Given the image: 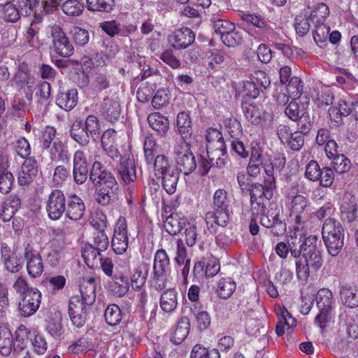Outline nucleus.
Here are the masks:
<instances>
[{"instance_id":"f257e3e1","label":"nucleus","mask_w":358,"mask_h":358,"mask_svg":"<svg viewBox=\"0 0 358 358\" xmlns=\"http://www.w3.org/2000/svg\"><path fill=\"white\" fill-rule=\"evenodd\" d=\"M90 179L96 187H100L96 198L98 203L106 206L115 199L118 184L113 174L103 169L100 162H94Z\"/></svg>"},{"instance_id":"f03ea898","label":"nucleus","mask_w":358,"mask_h":358,"mask_svg":"<svg viewBox=\"0 0 358 358\" xmlns=\"http://www.w3.org/2000/svg\"><path fill=\"white\" fill-rule=\"evenodd\" d=\"M206 152L211 165L223 168L227 163L226 145L220 131L209 128L206 131Z\"/></svg>"},{"instance_id":"7ed1b4c3","label":"nucleus","mask_w":358,"mask_h":358,"mask_svg":"<svg viewBox=\"0 0 358 358\" xmlns=\"http://www.w3.org/2000/svg\"><path fill=\"white\" fill-rule=\"evenodd\" d=\"M322 238L329 254L337 256L344 244V229L341 224L334 219H327L322 227Z\"/></svg>"},{"instance_id":"20e7f679","label":"nucleus","mask_w":358,"mask_h":358,"mask_svg":"<svg viewBox=\"0 0 358 358\" xmlns=\"http://www.w3.org/2000/svg\"><path fill=\"white\" fill-rule=\"evenodd\" d=\"M49 38H51V48L60 57H68L73 55L74 49L66 34L58 24L49 27Z\"/></svg>"},{"instance_id":"39448f33","label":"nucleus","mask_w":358,"mask_h":358,"mask_svg":"<svg viewBox=\"0 0 358 358\" xmlns=\"http://www.w3.org/2000/svg\"><path fill=\"white\" fill-rule=\"evenodd\" d=\"M173 153L179 170L185 175H188L195 170V157L191 152L189 143L185 141L178 142L174 146Z\"/></svg>"},{"instance_id":"423d86ee","label":"nucleus","mask_w":358,"mask_h":358,"mask_svg":"<svg viewBox=\"0 0 358 358\" xmlns=\"http://www.w3.org/2000/svg\"><path fill=\"white\" fill-rule=\"evenodd\" d=\"M275 187V184H269L266 179H264V185L255 183L252 186L250 201L252 207L257 208L258 213H265L266 204L273 197V190Z\"/></svg>"},{"instance_id":"0eeeda50","label":"nucleus","mask_w":358,"mask_h":358,"mask_svg":"<svg viewBox=\"0 0 358 358\" xmlns=\"http://www.w3.org/2000/svg\"><path fill=\"white\" fill-rule=\"evenodd\" d=\"M128 230L126 219L120 217L115 225L113 237L112 239V248L117 255H122L126 252L129 243Z\"/></svg>"},{"instance_id":"6e6552de","label":"nucleus","mask_w":358,"mask_h":358,"mask_svg":"<svg viewBox=\"0 0 358 358\" xmlns=\"http://www.w3.org/2000/svg\"><path fill=\"white\" fill-rule=\"evenodd\" d=\"M256 80L261 85L266 87L269 84L268 78L264 71H256L252 76V80L243 81L238 87V92L245 99H255L259 95V90L254 82Z\"/></svg>"},{"instance_id":"1a4fd4ad","label":"nucleus","mask_w":358,"mask_h":358,"mask_svg":"<svg viewBox=\"0 0 358 358\" xmlns=\"http://www.w3.org/2000/svg\"><path fill=\"white\" fill-rule=\"evenodd\" d=\"M41 293L38 289L30 290L27 294L20 298L18 311L21 316L28 317L36 313L41 303Z\"/></svg>"},{"instance_id":"9d476101","label":"nucleus","mask_w":358,"mask_h":358,"mask_svg":"<svg viewBox=\"0 0 358 358\" xmlns=\"http://www.w3.org/2000/svg\"><path fill=\"white\" fill-rule=\"evenodd\" d=\"M286 159L283 155H278L273 157L262 155V167L264 169L269 184H275V174L280 173L285 167Z\"/></svg>"},{"instance_id":"9b49d317","label":"nucleus","mask_w":358,"mask_h":358,"mask_svg":"<svg viewBox=\"0 0 358 358\" xmlns=\"http://www.w3.org/2000/svg\"><path fill=\"white\" fill-rule=\"evenodd\" d=\"M46 210L50 219L57 220L59 219L66 210L65 197L61 190H53L49 195Z\"/></svg>"},{"instance_id":"f8f14e48","label":"nucleus","mask_w":358,"mask_h":358,"mask_svg":"<svg viewBox=\"0 0 358 358\" xmlns=\"http://www.w3.org/2000/svg\"><path fill=\"white\" fill-rule=\"evenodd\" d=\"M86 304L78 295L72 296L69 301V312L73 324L77 327L84 325L86 320Z\"/></svg>"},{"instance_id":"ddd939ff","label":"nucleus","mask_w":358,"mask_h":358,"mask_svg":"<svg viewBox=\"0 0 358 358\" xmlns=\"http://www.w3.org/2000/svg\"><path fill=\"white\" fill-rule=\"evenodd\" d=\"M195 40L194 33L187 27L176 30L169 36L168 41L175 49H185L193 43Z\"/></svg>"},{"instance_id":"4468645a","label":"nucleus","mask_w":358,"mask_h":358,"mask_svg":"<svg viewBox=\"0 0 358 358\" xmlns=\"http://www.w3.org/2000/svg\"><path fill=\"white\" fill-rule=\"evenodd\" d=\"M24 257L27 260V269L30 276L36 278L40 276L43 271V264L39 252L31 245L25 248Z\"/></svg>"},{"instance_id":"2eb2a0df","label":"nucleus","mask_w":358,"mask_h":358,"mask_svg":"<svg viewBox=\"0 0 358 358\" xmlns=\"http://www.w3.org/2000/svg\"><path fill=\"white\" fill-rule=\"evenodd\" d=\"M230 208H213V211L208 212L205 220L210 232H215L217 226L224 227L231 217Z\"/></svg>"},{"instance_id":"dca6fc26","label":"nucleus","mask_w":358,"mask_h":358,"mask_svg":"<svg viewBox=\"0 0 358 358\" xmlns=\"http://www.w3.org/2000/svg\"><path fill=\"white\" fill-rule=\"evenodd\" d=\"M38 173L37 162L34 158L29 157L24 160L18 173V183L21 186L30 184Z\"/></svg>"},{"instance_id":"f3484780","label":"nucleus","mask_w":358,"mask_h":358,"mask_svg":"<svg viewBox=\"0 0 358 358\" xmlns=\"http://www.w3.org/2000/svg\"><path fill=\"white\" fill-rule=\"evenodd\" d=\"M118 170L125 184H130L136 180V165L134 159L130 154L125 155L121 158Z\"/></svg>"},{"instance_id":"a211bd4d","label":"nucleus","mask_w":358,"mask_h":358,"mask_svg":"<svg viewBox=\"0 0 358 358\" xmlns=\"http://www.w3.org/2000/svg\"><path fill=\"white\" fill-rule=\"evenodd\" d=\"M317 306L322 312L321 316L328 315L331 311H334L335 301L331 291L327 288L320 289L316 295Z\"/></svg>"},{"instance_id":"6ab92c4d","label":"nucleus","mask_w":358,"mask_h":358,"mask_svg":"<svg viewBox=\"0 0 358 358\" xmlns=\"http://www.w3.org/2000/svg\"><path fill=\"white\" fill-rule=\"evenodd\" d=\"M117 133L113 129L106 130L101 136V145L106 155L112 159H116L120 156L117 148Z\"/></svg>"},{"instance_id":"aec40b11","label":"nucleus","mask_w":358,"mask_h":358,"mask_svg":"<svg viewBox=\"0 0 358 358\" xmlns=\"http://www.w3.org/2000/svg\"><path fill=\"white\" fill-rule=\"evenodd\" d=\"M13 85L22 88L25 86L31 87L34 84V78L31 75L27 64L22 62L19 64L17 70L12 79Z\"/></svg>"},{"instance_id":"412c9836","label":"nucleus","mask_w":358,"mask_h":358,"mask_svg":"<svg viewBox=\"0 0 358 358\" xmlns=\"http://www.w3.org/2000/svg\"><path fill=\"white\" fill-rule=\"evenodd\" d=\"M340 209L343 220L349 222L354 221L357 217V204L355 197L350 194L344 196Z\"/></svg>"},{"instance_id":"4be33fe9","label":"nucleus","mask_w":358,"mask_h":358,"mask_svg":"<svg viewBox=\"0 0 358 358\" xmlns=\"http://www.w3.org/2000/svg\"><path fill=\"white\" fill-rule=\"evenodd\" d=\"M275 312L278 315V322L276 324L275 331L278 336H282L285 329L295 326L296 320L283 307L275 306Z\"/></svg>"},{"instance_id":"5701e85b","label":"nucleus","mask_w":358,"mask_h":358,"mask_svg":"<svg viewBox=\"0 0 358 358\" xmlns=\"http://www.w3.org/2000/svg\"><path fill=\"white\" fill-rule=\"evenodd\" d=\"M187 220L186 217L178 213H171L164 221V227L171 235H176L181 231Z\"/></svg>"},{"instance_id":"b1692460","label":"nucleus","mask_w":358,"mask_h":358,"mask_svg":"<svg viewBox=\"0 0 358 358\" xmlns=\"http://www.w3.org/2000/svg\"><path fill=\"white\" fill-rule=\"evenodd\" d=\"M20 203V199L17 196H10L1 205L0 219L5 222L10 221L19 209Z\"/></svg>"},{"instance_id":"393cba45","label":"nucleus","mask_w":358,"mask_h":358,"mask_svg":"<svg viewBox=\"0 0 358 358\" xmlns=\"http://www.w3.org/2000/svg\"><path fill=\"white\" fill-rule=\"evenodd\" d=\"M85 210V206L82 199L77 196H73L70 198L65 210L69 219L77 221L82 218Z\"/></svg>"},{"instance_id":"a878e982","label":"nucleus","mask_w":358,"mask_h":358,"mask_svg":"<svg viewBox=\"0 0 358 358\" xmlns=\"http://www.w3.org/2000/svg\"><path fill=\"white\" fill-rule=\"evenodd\" d=\"M178 303V294L175 289H167L162 293L159 305L163 311L168 313L173 312Z\"/></svg>"},{"instance_id":"bb28decb","label":"nucleus","mask_w":358,"mask_h":358,"mask_svg":"<svg viewBox=\"0 0 358 358\" xmlns=\"http://www.w3.org/2000/svg\"><path fill=\"white\" fill-rule=\"evenodd\" d=\"M148 122L152 129L162 136L166 135L169 129V119L158 112L150 114Z\"/></svg>"},{"instance_id":"cd10ccee","label":"nucleus","mask_w":358,"mask_h":358,"mask_svg":"<svg viewBox=\"0 0 358 358\" xmlns=\"http://www.w3.org/2000/svg\"><path fill=\"white\" fill-rule=\"evenodd\" d=\"M56 102L59 107L66 111L72 110L78 103L77 90L71 89L59 93Z\"/></svg>"},{"instance_id":"c85d7f7f","label":"nucleus","mask_w":358,"mask_h":358,"mask_svg":"<svg viewBox=\"0 0 358 358\" xmlns=\"http://www.w3.org/2000/svg\"><path fill=\"white\" fill-rule=\"evenodd\" d=\"M236 288L235 281L229 277L221 278L217 282L215 292L220 298L226 299L233 294Z\"/></svg>"},{"instance_id":"c756f323","label":"nucleus","mask_w":358,"mask_h":358,"mask_svg":"<svg viewBox=\"0 0 358 358\" xmlns=\"http://www.w3.org/2000/svg\"><path fill=\"white\" fill-rule=\"evenodd\" d=\"M148 270V265L145 263L137 266L131 278V287L134 289L140 290L145 286Z\"/></svg>"},{"instance_id":"7c9ffc66","label":"nucleus","mask_w":358,"mask_h":358,"mask_svg":"<svg viewBox=\"0 0 358 358\" xmlns=\"http://www.w3.org/2000/svg\"><path fill=\"white\" fill-rule=\"evenodd\" d=\"M169 258L164 250H158L155 255L153 274L161 275L169 269Z\"/></svg>"},{"instance_id":"2f4dec72","label":"nucleus","mask_w":358,"mask_h":358,"mask_svg":"<svg viewBox=\"0 0 358 358\" xmlns=\"http://www.w3.org/2000/svg\"><path fill=\"white\" fill-rule=\"evenodd\" d=\"M308 217L307 213L289 214L291 227L296 236L306 234Z\"/></svg>"},{"instance_id":"473e14b6","label":"nucleus","mask_w":358,"mask_h":358,"mask_svg":"<svg viewBox=\"0 0 358 358\" xmlns=\"http://www.w3.org/2000/svg\"><path fill=\"white\" fill-rule=\"evenodd\" d=\"M129 287L128 278L122 275H115L108 282L109 289L119 296L125 295Z\"/></svg>"},{"instance_id":"72a5a7b5","label":"nucleus","mask_w":358,"mask_h":358,"mask_svg":"<svg viewBox=\"0 0 358 358\" xmlns=\"http://www.w3.org/2000/svg\"><path fill=\"white\" fill-rule=\"evenodd\" d=\"M70 134L73 140L81 146H85L89 143V134L80 121H75L73 123Z\"/></svg>"},{"instance_id":"f704fd0d","label":"nucleus","mask_w":358,"mask_h":358,"mask_svg":"<svg viewBox=\"0 0 358 358\" xmlns=\"http://www.w3.org/2000/svg\"><path fill=\"white\" fill-rule=\"evenodd\" d=\"M262 162V154L261 150L258 148H253L247 167L248 174L252 177H257L260 173Z\"/></svg>"},{"instance_id":"c9c22d12","label":"nucleus","mask_w":358,"mask_h":358,"mask_svg":"<svg viewBox=\"0 0 358 358\" xmlns=\"http://www.w3.org/2000/svg\"><path fill=\"white\" fill-rule=\"evenodd\" d=\"M103 111L106 118L113 122L117 120L120 115L121 108L118 101L106 99L103 105Z\"/></svg>"},{"instance_id":"e433bc0d","label":"nucleus","mask_w":358,"mask_h":358,"mask_svg":"<svg viewBox=\"0 0 358 358\" xmlns=\"http://www.w3.org/2000/svg\"><path fill=\"white\" fill-rule=\"evenodd\" d=\"M63 13L68 17H79L85 9L84 5L78 0H66L62 5Z\"/></svg>"},{"instance_id":"4c0bfd02","label":"nucleus","mask_w":358,"mask_h":358,"mask_svg":"<svg viewBox=\"0 0 358 358\" xmlns=\"http://www.w3.org/2000/svg\"><path fill=\"white\" fill-rule=\"evenodd\" d=\"M176 126L182 138H187L192 131V120L189 114L182 111L178 114Z\"/></svg>"},{"instance_id":"58836bf2","label":"nucleus","mask_w":358,"mask_h":358,"mask_svg":"<svg viewBox=\"0 0 358 358\" xmlns=\"http://www.w3.org/2000/svg\"><path fill=\"white\" fill-rule=\"evenodd\" d=\"M13 346V335L6 327H0V353L3 356L10 355Z\"/></svg>"},{"instance_id":"ea45409f","label":"nucleus","mask_w":358,"mask_h":358,"mask_svg":"<svg viewBox=\"0 0 358 358\" xmlns=\"http://www.w3.org/2000/svg\"><path fill=\"white\" fill-rule=\"evenodd\" d=\"M51 94V87L46 81L41 82L36 88V98L41 109L48 104Z\"/></svg>"},{"instance_id":"a19ab883","label":"nucleus","mask_w":358,"mask_h":358,"mask_svg":"<svg viewBox=\"0 0 358 358\" xmlns=\"http://www.w3.org/2000/svg\"><path fill=\"white\" fill-rule=\"evenodd\" d=\"M190 324L187 319L180 320L173 334L172 341L176 344L181 343L188 336Z\"/></svg>"},{"instance_id":"79ce46f5","label":"nucleus","mask_w":358,"mask_h":358,"mask_svg":"<svg viewBox=\"0 0 358 358\" xmlns=\"http://www.w3.org/2000/svg\"><path fill=\"white\" fill-rule=\"evenodd\" d=\"M52 244L54 245V248L48 255V260L52 265L56 266L64 262L67 251L64 242H62L61 246L55 245V241H53Z\"/></svg>"},{"instance_id":"37998d69","label":"nucleus","mask_w":358,"mask_h":358,"mask_svg":"<svg viewBox=\"0 0 358 358\" xmlns=\"http://www.w3.org/2000/svg\"><path fill=\"white\" fill-rule=\"evenodd\" d=\"M153 168L156 176L161 177L173 171L171 169L168 158L164 155H159L156 157Z\"/></svg>"},{"instance_id":"c03bdc74","label":"nucleus","mask_w":358,"mask_h":358,"mask_svg":"<svg viewBox=\"0 0 358 358\" xmlns=\"http://www.w3.org/2000/svg\"><path fill=\"white\" fill-rule=\"evenodd\" d=\"M303 257L305 262L315 271L319 270L323 264L322 252L320 250L304 252H303Z\"/></svg>"},{"instance_id":"a18cd8bd","label":"nucleus","mask_w":358,"mask_h":358,"mask_svg":"<svg viewBox=\"0 0 358 358\" xmlns=\"http://www.w3.org/2000/svg\"><path fill=\"white\" fill-rule=\"evenodd\" d=\"M87 9L92 11L109 12L115 6L114 0H86Z\"/></svg>"},{"instance_id":"49530a36","label":"nucleus","mask_w":358,"mask_h":358,"mask_svg":"<svg viewBox=\"0 0 358 358\" xmlns=\"http://www.w3.org/2000/svg\"><path fill=\"white\" fill-rule=\"evenodd\" d=\"M308 199L301 194H297L292 197L289 204V214L306 213V208L308 207Z\"/></svg>"},{"instance_id":"de8ad7c7","label":"nucleus","mask_w":358,"mask_h":358,"mask_svg":"<svg viewBox=\"0 0 358 358\" xmlns=\"http://www.w3.org/2000/svg\"><path fill=\"white\" fill-rule=\"evenodd\" d=\"M231 200L224 189H217L213 199V208H229Z\"/></svg>"},{"instance_id":"09e8293b","label":"nucleus","mask_w":358,"mask_h":358,"mask_svg":"<svg viewBox=\"0 0 358 358\" xmlns=\"http://www.w3.org/2000/svg\"><path fill=\"white\" fill-rule=\"evenodd\" d=\"M161 177L162 178V184L166 192L169 194H173L176 190L179 178L178 173L176 171H172Z\"/></svg>"},{"instance_id":"8fccbe9b","label":"nucleus","mask_w":358,"mask_h":358,"mask_svg":"<svg viewBox=\"0 0 358 358\" xmlns=\"http://www.w3.org/2000/svg\"><path fill=\"white\" fill-rule=\"evenodd\" d=\"M105 319L110 326L118 324L122 320V314L120 308L115 304L110 305L105 310Z\"/></svg>"},{"instance_id":"3c124183","label":"nucleus","mask_w":358,"mask_h":358,"mask_svg":"<svg viewBox=\"0 0 358 358\" xmlns=\"http://www.w3.org/2000/svg\"><path fill=\"white\" fill-rule=\"evenodd\" d=\"M224 61V53L217 49L210 50L207 55L208 67L211 70H217Z\"/></svg>"},{"instance_id":"603ef678","label":"nucleus","mask_w":358,"mask_h":358,"mask_svg":"<svg viewBox=\"0 0 358 358\" xmlns=\"http://www.w3.org/2000/svg\"><path fill=\"white\" fill-rule=\"evenodd\" d=\"M143 150L146 162L151 164L158 152V145L152 137L148 136L145 138Z\"/></svg>"},{"instance_id":"864d4df0","label":"nucleus","mask_w":358,"mask_h":358,"mask_svg":"<svg viewBox=\"0 0 358 358\" xmlns=\"http://www.w3.org/2000/svg\"><path fill=\"white\" fill-rule=\"evenodd\" d=\"M329 9L324 3H319L312 11L310 20L314 24L323 23L324 20L329 16Z\"/></svg>"},{"instance_id":"5fc2aeb1","label":"nucleus","mask_w":358,"mask_h":358,"mask_svg":"<svg viewBox=\"0 0 358 358\" xmlns=\"http://www.w3.org/2000/svg\"><path fill=\"white\" fill-rule=\"evenodd\" d=\"M341 299L345 306L350 308L358 306V294L354 292L350 288L343 287L341 289Z\"/></svg>"},{"instance_id":"6e6d98bb","label":"nucleus","mask_w":358,"mask_h":358,"mask_svg":"<svg viewBox=\"0 0 358 358\" xmlns=\"http://www.w3.org/2000/svg\"><path fill=\"white\" fill-rule=\"evenodd\" d=\"M331 159L332 166L336 173H343L350 169L351 162L344 155H338Z\"/></svg>"},{"instance_id":"4d7b16f0","label":"nucleus","mask_w":358,"mask_h":358,"mask_svg":"<svg viewBox=\"0 0 358 358\" xmlns=\"http://www.w3.org/2000/svg\"><path fill=\"white\" fill-rule=\"evenodd\" d=\"M102 251L94 248L92 245L86 247L83 252V257L85 263L90 267H93L98 261L100 260L99 257Z\"/></svg>"},{"instance_id":"13d9d810","label":"nucleus","mask_w":358,"mask_h":358,"mask_svg":"<svg viewBox=\"0 0 358 358\" xmlns=\"http://www.w3.org/2000/svg\"><path fill=\"white\" fill-rule=\"evenodd\" d=\"M241 18L248 24H252L257 28L264 29L265 30L269 29L267 22L260 15L254 13H243Z\"/></svg>"},{"instance_id":"bf43d9fd","label":"nucleus","mask_w":358,"mask_h":358,"mask_svg":"<svg viewBox=\"0 0 358 358\" xmlns=\"http://www.w3.org/2000/svg\"><path fill=\"white\" fill-rule=\"evenodd\" d=\"M67 148L59 139L53 141L50 152L52 159H64L67 158Z\"/></svg>"},{"instance_id":"052dcab7","label":"nucleus","mask_w":358,"mask_h":358,"mask_svg":"<svg viewBox=\"0 0 358 358\" xmlns=\"http://www.w3.org/2000/svg\"><path fill=\"white\" fill-rule=\"evenodd\" d=\"M315 24V29L313 32V38L317 45H321L328 40L330 29L324 23Z\"/></svg>"},{"instance_id":"680f3d73","label":"nucleus","mask_w":358,"mask_h":358,"mask_svg":"<svg viewBox=\"0 0 358 358\" xmlns=\"http://www.w3.org/2000/svg\"><path fill=\"white\" fill-rule=\"evenodd\" d=\"M14 182V177L11 172L6 169L0 171V192L3 194L8 193Z\"/></svg>"},{"instance_id":"e2e57ef3","label":"nucleus","mask_w":358,"mask_h":358,"mask_svg":"<svg viewBox=\"0 0 358 358\" xmlns=\"http://www.w3.org/2000/svg\"><path fill=\"white\" fill-rule=\"evenodd\" d=\"M92 349V343L87 338H80L69 348V350L76 355L86 352Z\"/></svg>"},{"instance_id":"0e129e2a","label":"nucleus","mask_w":358,"mask_h":358,"mask_svg":"<svg viewBox=\"0 0 358 358\" xmlns=\"http://www.w3.org/2000/svg\"><path fill=\"white\" fill-rule=\"evenodd\" d=\"M175 260L182 268L187 266L190 268V259L187 257V252L182 240L177 241V252Z\"/></svg>"},{"instance_id":"69168bd1","label":"nucleus","mask_w":358,"mask_h":358,"mask_svg":"<svg viewBox=\"0 0 358 358\" xmlns=\"http://www.w3.org/2000/svg\"><path fill=\"white\" fill-rule=\"evenodd\" d=\"M91 224L97 231H105L108 227L106 215L100 210H96L92 215Z\"/></svg>"},{"instance_id":"338daca9","label":"nucleus","mask_w":358,"mask_h":358,"mask_svg":"<svg viewBox=\"0 0 358 358\" xmlns=\"http://www.w3.org/2000/svg\"><path fill=\"white\" fill-rule=\"evenodd\" d=\"M57 134L56 129L53 127H46L43 132L40 138L41 146L43 149H48L53 140L55 138Z\"/></svg>"},{"instance_id":"774afa93","label":"nucleus","mask_w":358,"mask_h":358,"mask_svg":"<svg viewBox=\"0 0 358 358\" xmlns=\"http://www.w3.org/2000/svg\"><path fill=\"white\" fill-rule=\"evenodd\" d=\"M245 118L252 124H257L261 118L260 109L253 104L245 105L243 107Z\"/></svg>"}]
</instances>
